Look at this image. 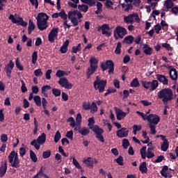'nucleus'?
<instances>
[{"label": "nucleus", "mask_w": 178, "mask_h": 178, "mask_svg": "<svg viewBox=\"0 0 178 178\" xmlns=\"http://www.w3.org/2000/svg\"><path fill=\"white\" fill-rule=\"evenodd\" d=\"M52 94H54V97H60V94H61L60 90L53 88Z\"/></svg>", "instance_id": "obj_58"}, {"label": "nucleus", "mask_w": 178, "mask_h": 178, "mask_svg": "<svg viewBox=\"0 0 178 178\" xmlns=\"http://www.w3.org/2000/svg\"><path fill=\"white\" fill-rule=\"evenodd\" d=\"M100 67L102 72H105L108 69V74H113L115 72V63L112 60H108L106 62H102L100 64Z\"/></svg>", "instance_id": "obj_6"}, {"label": "nucleus", "mask_w": 178, "mask_h": 178, "mask_svg": "<svg viewBox=\"0 0 178 178\" xmlns=\"http://www.w3.org/2000/svg\"><path fill=\"white\" fill-rule=\"evenodd\" d=\"M22 86H21V91L22 92H27V87H26V83H24V81L22 80Z\"/></svg>", "instance_id": "obj_61"}, {"label": "nucleus", "mask_w": 178, "mask_h": 178, "mask_svg": "<svg viewBox=\"0 0 178 178\" xmlns=\"http://www.w3.org/2000/svg\"><path fill=\"white\" fill-rule=\"evenodd\" d=\"M140 47L144 49L143 52L145 55L151 56V54L154 52V49H152V47H149L147 44L140 43Z\"/></svg>", "instance_id": "obj_19"}, {"label": "nucleus", "mask_w": 178, "mask_h": 178, "mask_svg": "<svg viewBox=\"0 0 178 178\" xmlns=\"http://www.w3.org/2000/svg\"><path fill=\"white\" fill-rule=\"evenodd\" d=\"M115 113H116V118L117 120H122V119H124L126 118L127 113L124 112L120 108H115Z\"/></svg>", "instance_id": "obj_20"}, {"label": "nucleus", "mask_w": 178, "mask_h": 178, "mask_svg": "<svg viewBox=\"0 0 178 178\" xmlns=\"http://www.w3.org/2000/svg\"><path fill=\"white\" fill-rule=\"evenodd\" d=\"M139 170L141 171V173H147V172H148V168H147V162L143 161L140 163L139 166Z\"/></svg>", "instance_id": "obj_26"}, {"label": "nucleus", "mask_w": 178, "mask_h": 178, "mask_svg": "<svg viewBox=\"0 0 178 178\" xmlns=\"http://www.w3.org/2000/svg\"><path fill=\"white\" fill-rule=\"evenodd\" d=\"M8 162L10 163L12 168H15V169L20 168L19 154L15 151H12L8 155Z\"/></svg>", "instance_id": "obj_5"}, {"label": "nucleus", "mask_w": 178, "mask_h": 178, "mask_svg": "<svg viewBox=\"0 0 178 178\" xmlns=\"http://www.w3.org/2000/svg\"><path fill=\"white\" fill-rule=\"evenodd\" d=\"M156 77L160 83L163 84V86H168L169 84V80L165 75L158 74L156 75Z\"/></svg>", "instance_id": "obj_21"}, {"label": "nucleus", "mask_w": 178, "mask_h": 178, "mask_svg": "<svg viewBox=\"0 0 178 178\" xmlns=\"http://www.w3.org/2000/svg\"><path fill=\"white\" fill-rule=\"evenodd\" d=\"M30 158L33 162H37L38 161V159L37 158V155L35 153L33 152V150H30Z\"/></svg>", "instance_id": "obj_49"}, {"label": "nucleus", "mask_w": 178, "mask_h": 178, "mask_svg": "<svg viewBox=\"0 0 178 178\" xmlns=\"http://www.w3.org/2000/svg\"><path fill=\"white\" fill-rule=\"evenodd\" d=\"M133 41H134V37L130 35L124 38L123 42L124 44H133Z\"/></svg>", "instance_id": "obj_29"}, {"label": "nucleus", "mask_w": 178, "mask_h": 178, "mask_svg": "<svg viewBox=\"0 0 178 178\" xmlns=\"http://www.w3.org/2000/svg\"><path fill=\"white\" fill-rule=\"evenodd\" d=\"M76 16H77L78 19H83V14L77 10L68 12V19H74L76 18Z\"/></svg>", "instance_id": "obj_18"}, {"label": "nucleus", "mask_w": 178, "mask_h": 178, "mask_svg": "<svg viewBox=\"0 0 178 178\" xmlns=\"http://www.w3.org/2000/svg\"><path fill=\"white\" fill-rule=\"evenodd\" d=\"M117 90L115 88H108L107 90V92L106 93H104V97H108V95H109V94H113L114 92H116Z\"/></svg>", "instance_id": "obj_56"}, {"label": "nucleus", "mask_w": 178, "mask_h": 178, "mask_svg": "<svg viewBox=\"0 0 178 178\" xmlns=\"http://www.w3.org/2000/svg\"><path fill=\"white\" fill-rule=\"evenodd\" d=\"M130 86L134 87L135 88H137V87H140V82L138 81V79H134L130 83Z\"/></svg>", "instance_id": "obj_42"}, {"label": "nucleus", "mask_w": 178, "mask_h": 178, "mask_svg": "<svg viewBox=\"0 0 178 178\" xmlns=\"http://www.w3.org/2000/svg\"><path fill=\"white\" fill-rule=\"evenodd\" d=\"M9 20H11L12 23L14 24H17V26H22V27H27L28 23L26 22H24L23 20V18L22 17H18L17 19L15 17V15H10L8 17Z\"/></svg>", "instance_id": "obj_9"}, {"label": "nucleus", "mask_w": 178, "mask_h": 178, "mask_svg": "<svg viewBox=\"0 0 178 178\" xmlns=\"http://www.w3.org/2000/svg\"><path fill=\"white\" fill-rule=\"evenodd\" d=\"M44 72H42V70L41 68H38L34 71V75L36 77H41V76H43Z\"/></svg>", "instance_id": "obj_52"}, {"label": "nucleus", "mask_w": 178, "mask_h": 178, "mask_svg": "<svg viewBox=\"0 0 178 178\" xmlns=\"http://www.w3.org/2000/svg\"><path fill=\"white\" fill-rule=\"evenodd\" d=\"M159 86V83L156 80H153L152 82H150L151 91H154L156 90Z\"/></svg>", "instance_id": "obj_34"}, {"label": "nucleus", "mask_w": 178, "mask_h": 178, "mask_svg": "<svg viewBox=\"0 0 178 178\" xmlns=\"http://www.w3.org/2000/svg\"><path fill=\"white\" fill-rule=\"evenodd\" d=\"M168 170H169V167L164 165L161 170V175L163 177L168 178Z\"/></svg>", "instance_id": "obj_32"}, {"label": "nucleus", "mask_w": 178, "mask_h": 178, "mask_svg": "<svg viewBox=\"0 0 178 178\" xmlns=\"http://www.w3.org/2000/svg\"><path fill=\"white\" fill-rule=\"evenodd\" d=\"M33 101L36 105V106H41L42 102H41V97L38 95H35L33 97Z\"/></svg>", "instance_id": "obj_41"}, {"label": "nucleus", "mask_w": 178, "mask_h": 178, "mask_svg": "<svg viewBox=\"0 0 178 178\" xmlns=\"http://www.w3.org/2000/svg\"><path fill=\"white\" fill-rule=\"evenodd\" d=\"M8 170V163L5 161L4 165L0 167V177H3L6 175V171Z\"/></svg>", "instance_id": "obj_24"}, {"label": "nucleus", "mask_w": 178, "mask_h": 178, "mask_svg": "<svg viewBox=\"0 0 178 178\" xmlns=\"http://www.w3.org/2000/svg\"><path fill=\"white\" fill-rule=\"evenodd\" d=\"M78 9L80 12H83L84 13H87L88 12V6L86 4L78 5Z\"/></svg>", "instance_id": "obj_33"}, {"label": "nucleus", "mask_w": 178, "mask_h": 178, "mask_svg": "<svg viewBox=\"0 0 178 178\" xmlns=\"http://www.w3.org/2000/svg\"><path fill=\"white\" fill-rule=\"evenodd\" d=\"M96 6L97 10L95 12V13L96 15H101V13H102V8L104 5L102 4V3L97 1Z\"/></svg>", "instance_id": "obj_28"}, {"label": "nucleus", "mask_w": 178, "mask_h": 178, "mask_svg": "<svg viewBox=\"0 0 178 178\" xmlns=\"http://www.w3.org/2000/svg\"><path fill=\"white\" fill-rule=\"evenodd\" d=\"M31 145L34 147L35 149H37V151H38L41 147V145L36 139H34L33 140L31 141Z\"/></svg>", "instance_id": "obj_36"}, {"label": "nucleus", "mask_w": 178, "mask_h": 178, "mask_svg": "<svg viewBox=\"0 0 178 178\" xmlns=\"http://www.w3.org/2000/svg\"><path fill=\"white\" fill-rule=\"evenodd\" d=\"M58 84H60L61 87L66 88V90H72L73 88V84L72 83H70V81L67 80V78H60L58 81Z\"/></svg>", "instance_id": "obj_11"}, {"label": "nucleus", "mask_w": 178, "mask_h": 178, "mask_svg": "<svg viewBox=\"0 0 178 178\" xmlns=\"http://www.w3.org/2000/svg\"><path fill=\"white\" fill-rule=\"evenodd\" d=\"M58 33H59V28H53L51 29L48 35V40L49 42H51V44L55 42V40L58 38Z\"/></svg>", "instance_id": "obj_12"}, {"label": "nucleus", "mask_w": 178, "mask_h": 178, "mask_svg": "<svg viewBox=\"0 0 178 178\" xmlns=\"http://www.w3.org/2000/svg\"><path fill=\"white\" fill-rule=\"evenodd\" d=\"M83 163H85V165L90 169L94 168V160L91 157H88V159L84 160Z\"/></svg>", "instance_id": "obj_23"}, {"label": "nucleus", "mask_w": 178, "mask_h": 178, "mask_svg": "<svg viewBox=\"0 0 178 178\" xmlns=\"http://www.w3.org/2000/svg\"><path fill=\"white\" fill-rule=\"evenodd\" d=\"M158 97L159 99H162V102L165 104V102L172 99L173 91L170 88L162 89L158 92Z\"/></svg>", "instance_id": "obj_3"}, {"label": "nucleus", "mask_w": 178, "mask_h": 178, "mask_svg": "<svg viewBox=\"0 0 178 178\" xmlns=\"http://www.w3.org/2000/svg\"><path fill=\"white\" fill-rule=\"evenodd\" d=\"M88 122V126L90 127V129H92L93 133H95L96 138H97V140L100 141V143H105V139L104 138V136L102 135L104 134V129L99 127V126L98 125L94 126V124H95V120H94V118H90ZM92 126H94L93 128Z\"/></svg>", "instance_id": "obj_1"}, {"label": "nucleus", "mask_w": 178, "mask_h": 178, "mask_svg": "<svg viewBox=\"0 0 178 178\" xmlns=\"http://www.w3.org/2000/svg\"><path fill=\"white\" fill-rule=\"evenodd\" d=\"M165 8H167L168 10H169V9H171V12L172 13H173V15H175V16H177L178 15V6H175V3L173 2H172V0H167L165 2Z\"/></svg>", "instance_id": "obj_13"}, {"label": "nucleus", "mask_w": 178, "mask_h": 178, "mask_svg": "<svg viewBox=\"0 0 178 178\" xmlns=\"http://www.w3.org/2000/svg\"><path fill=\"white\" fill-rule=\"evenodd\" d=\"M81 120H83V117L81 116V113H78L76 115V125H80V124L81 123Z\"/></svg>", "instance_id": "obj_57"}, {"label": "nucleus", "mask_w": 178, "mask_h": 178, "mask_svg": "<svg viewBox=\"0 0 178 178\" xmlns=\"http://www.w3.org/2000/svg\"><path fill=\"white\" fill-rule=\"evenodd\" d=\"M38 59V53L37 51H33L32 54V60L31 62L33 65L37 63V60Z\"/></svg>", "instance_id": "obj_46"}, {"label": "nucleus", "mask_w": 178, "mask_h": 178, "mask_svg": "<svg viewBox=\"0 0 178 178\" xmlns=\"http://www.w3.org/2000/svg\"><path fill=\"white\" fill-rule=\"evenodd\" d=\"M81 51V44H78L77 47L73 46L72 49L71 51L72 54H77Z\"/></svg>", "instance_id": "obj_38"}, {"label": "nucleus", "mask_w": 178, "mask_h": 178, "mask_svg": "<svg viewBox=\"0 0 178 178\" xmlns=\"http://www.w3.org/2000/svg\"><path fill=\"white\" fill-rule=\"evenodd\" d=\"M49 19V16L47 15L45 13H39L36 17L37 20V26L38 29L40 30V31H44V30H47L48 29V20Z\"/></svg>", "instance_id": "obj_2"}, {"label": "nucleus", "mask_w": 178, "mask_h": 178, "mask_svg": "<svg viewBox=\"0 0 178 178\" xmlns=\"http://www.w3.org/2000/svg\"><path fill=\"white\" fill-rule=\"evenodd\" d=\"M67 138H69L71 141H73V131H68L65 135Z\"/></svg>", "instance_id": "obj_60"}, {"label": "nucleus", "mask_w": 178, "mask_h": 178, "mask_svg": "<svg viewBox=\"0 0 178 178\" xmlns=\"http://www.w3.org/2000/svg\"><path fill=\"white\" fill-rule=\"evenodd\" d=\"M36 140L40 145H42L43 144H45V141H47V135L45 133H42Z\"/></svg>", "instance_id": "obj_25"}, {"label": "nucleus", "mask_w": 178, "mask_h": 178, "mask_svg": "<svg viewBox=\"0 0 178 178\" xmlns=\"http://www.w3.org/2000/svg\"><path fill=\"white\" fill-rule=\"evenodd\" d=\"M114 161H116L118 163V165H120V166H123L124 161L123 156H119L118 158L115 159Z\"/></svg>", "instance_id": "obj_51"}, {"label": "nucleus", "mask_w": 178, "mask_h": 178, "mask_svg": "<svg viewBox=\"0 0 178 178\" xmlns=\"http://www.w3.org/2000/svg\"><path fill=\"white\" fill-rule=\"evenodd\" d=\"M142 84L144 88H145L146 90L151 88V81H142Z\"/></svg>", "instance_id": "obj_54"}, {"label": "nucleus", "mask_w": 178, "mask_h": 178, "mask_svg": "<svg viewBox=\"0 0 178 178\" xmlns=\"http://www.w3.org/2000/svg\"><path fill=\"white\" fill-rule=\"evenodd\" d=\"M162 47L163 48H165L167 51H173V47H170V44L168 43H163Z\"/></svg>", "instance_id": "obj_62"}, {"label": "nucleus", "mask_w": 178, "mask_h": 178, "mask_svg": "<svg viewBox=\"0 0 178 178\" xmlns=\"http://www.w3.org/2000/svg\"><path fill=\"white\" fill-rule=\"evenodd\" d=\"M126 34H127V30L122 26H117L115 31H114V37L115 40L123 38Z\"/></svg>", "instance_id": "obj_10"}, {"label": "nucleus", "mask_w": 178, "mask_h": 178, "mask_svg": "<svg viewBox=\"0 0 178 178\" xmlns=\"http://www.w3.org/2000/svg\"><path fill=\"white\" fill-rule=\"evenodd\" d=\"M69 20H70L71 23H72L74 27H76V26H79V24L81 22V20H80V19L77 17L70 18Z\"/></svg>", "instance_id": "obj_40"}, {"label": "nucleus", "mask_w": 178, "mask_h": 178, "mask_svg": "<svg viewBox=\"0 0 178 178\" xmlns=\"http://www.w3.org/2000/svg\"><path fill=\"white\" fill-rule=\"evenodd\" d=\"M134 22H136V23L140 22V17L137 13L129 14L128 16L124 17V23L126 24H134Z\"/></svg>", "instance_id": "obj_8"}, {"label": "nucleus", "mask_w": 178, "mask_h": 178, "mask_svg": "<svg viewBox=\"0 0 178 178\" xmlns=\"http://www.w3.org/2000/svg\"><path fill=\"white\" fill-rule=\"evenodd\" d=\"M1 143H6L8 141V135L6 134H2L1 135Z\"/></svg>", "instance_id": "obj_64"}, {"label": "nucleus", "mask_w": 178, "mask_h": 178, "mask_svg": "<svg viewBox=\"0 0 178 178\" xmlns=\"http://www.w3.org/2000/svg\"><path fill=\"white\" fill-rule=\"evenodd\" d=\"M58 13V17H60L63 20L67 19V14H66V12L64 9H62L61 11Z\"/></svg>", "instance_id": "obj_37"}, {"label": "nucleus", "mask_w": 178, "mask_h": 178, "mask_svg": "<svg viewBox=\"0 0 178 178\" xmlns=\"http://www.w3.org/2000/svg\"><path fill=\"white\" fill-rule=\"evenodd\" d=\"M62 138V135L60 134V131H57L54 136V143H59V140Z\"/></svg>", "instance_id": "obj_48"}, {"label": "nucleus", "mask_w": 178, "mask_h": 178, "mask_svg": "<svg viewBox=\"0 0 178 178\" xmlns=\"http://www.w3.org/2000/svg\"><path fill=\"white\" fill-rule=\"evenodd\" d=\"M121 53H122V42H118L117 43V47L115 50V54H116L117 55H120Z\"/></svg>", "instance_id": "obj_44"}, {"label": "nucleus", "mask_w": 178, "mask_h": 178, "mask_svg": "<svg viewBox=\"0 0 178 178\" xmlns=\"http://www.w3.org/2000/svg\"><path fill=\"white\" fill-rule=\"evenodd\" d=\"M140 152L141 154L142 159H146V158H147V146H143L140 149Z\"/></svg>", "instance_id": "obj_35"}, {"label": "nucleus", "mask_w": 178, "mask_h": 178, "mask_svg": "<svg viewBox=\"0 0 178 178\" xmlns=\"http://www.w3.org/2000/svg\"><path fill=\"white\" fill-rule=\"evenodd\" d=\"M51 156V150H47L45 152H43L42 153V158L43 159H47Z\"/></svg>", "instance_id": "obj_59"}, {"label": "nucleus", "mask_w": 178, "mask_h": 178, "mask_svg": "<svg viewBox=\"0 0 178 178\" xmlns=\"http://www.w3.org/2000/svg\"><path fill=\"white\" fill-rule=\"evenodd\" d=\"M170 72V77L171 80H177L178 77V74H177V70H176L175 68H173L172 66H169Z\"/></svg>", "instance_id": "obj_22"}, {"label": "nucleus", "mask_w": 178, "mask_h": 178, "mask_svg": "<svg viewBox=\"0 0 178 178\" xmlns=\"http://www.w3.org/2000/svg\"><path fill=\"white\" fill-rule=\"evenodd\" d=\"M130 145V142L128 139H123L122 140V147L124 149H127L129 148V146Z\"/></svg>", "instance_id": "obj_53"}, {"label": "nucleus", "mask_w": 178, "mask_h": 178, "mask_svg": "<svg viewBox=\"0 0 178 178\" xmlns=\"http://www.w3.org/2000/svg\"><path fill=\"white\" fill-rule=\"evenodd\" d=\"M149 127L150 128L151 134H156V129L155 124L149 123Z\"/></svg>", "instance_id": "obj_55"}, {"label": "nucleus", "mask_w": 178, "mask_h": 178, "mask_svg": "<svg viewBox=\"0 0 178 178\" xmlns=\"http://www.w3.org/2000/svg\"><path fill=\"white\" fill-rule=\"evenodd\" d=\"M95 112H98V106L95 102H92L90 105V113H95Z\"/></svg>", "instance_id": "obj_39"}, {"label": "nucleus", "mask_w": 178, "mask_h": 178, "mask_svg": "<svg viewBox=\"0 0 178 178\" xmlns=\"http://www.w3.org/2000/svg\"><path fill=\"white\" fill-rule=\"evenodd\" d=\"M83 3H86L88 6L92 8V6H95L97 0H86Z\"/></svg>", "instance_id": "obj_47"}, {"label": "nucleus", "mask_w": 178, "mask_h": 178, "mask_svg": "<svg viewBox=\"0 0 178 178\" xmlns=\"http://www.w3.org/2000/svg\"><path fill=\"white\" fill-rule=\"evenodd\" d=\"M147 120L149 123L156 125L161 121V118L159 117V115L156 114H149L147 116Z\"/></svg>", "instance_id": "obj_14"}, {"label": "nucleus", "mask_w": 178, "mask_h": 178, "mask_svg": "<svg viewBox=\"0 0 178 178\" xmlns=\"http://www.w3.org/2000/svg\"><path fill=\"white\" fill-rule=\"evenodd\" d=\"M13 67H15V63H13V61L10 60L8 65L4 67V70H5V72L6 73L7 77H9V78L11 77L12 70H13Z\"/></svg>", "instance_id": "obj_15"}, {"label": "nucleus", "mask_w": 178, "mask_h": 178, "mask_svg": "<svg viewBox=\"0 0 178 178\" xmlns=\"http://www.w3.org/2000/svg\"><path fill=\"white\" fill-rule=\"evenodd\" d=\"M79 133L81 134V136H88V134H90V129L87 127H82L79 130Z\"/></svg>", "instance_id": "obj_31"}, {"label": "nucleus", "mask_w": 178, "mask_h": 178, "mask_svg": "<svg viewBox=\"0 0 178 178\" xmlns=\"http://www.w3.org/2000/svg\"><path fill=\"white\" fill-rule=\"evenodd\" d=\"M71 1H68V6H70L71 8H73L74 9L77 8V3H80V0H70Z\"/></svg>", "instance_id": "obj_30"}, {"label": "nucleus", "mask_w": 178, "mask_h": 178, "mask_svg": "<svg viewBox=\"0 0 178 178\" xmlns=\"http://www.w3.org/2000/svg\"><path fill=\"white\" fill-rule=\"evenodd\" d=\"M104 6H106V9H113V2L112 0L106 1Z\"/></svg>", "instance_id": "obj_45"}, {"label": "nucleus", "mask_w": 178, "mask_h": 178, "mask_svg": "<svg viewBox=\"0 0 178 178\" xmlns=\"http://www.w3.org/2000/svg\"><path fill=\"white\" fill-rule=\"evenodd\" d=\"M65 71L58 70L56 73V77H63V76H65Z\"/></svg>", "instance_id": "obj_63"}, {"label": "nucleus", "mask_w": 178, "mask_h": 178, "mask_svg": "<svg viewBox=\"0 0 178 178\" xmlns=\"http://www.w3.org/2000/svg\"><path fill=\"white\" fill-rule=\"evenodd\" d=\"M35 29V24H34V22L31 19H29V26H28V34H31L33 33V30Z\"/></svg>", "instance_id": "obj_27"}, {"label": "nucleus", "mask_w": 178, "mask_h": 178, "mask_svg": "<svg viewBox=\"0 0 178 178\" xmlns=\"http://www.w3.org/2000/svg\"><path fill=\"white\" fill-rule=\"evenodd\" d=\"M90 65L87 70L86 77L90 79L98 70V60L95 57H91L89 60Z\"/></svg>", "instance_id": "obj_4"}, {"label": "nucleus", "mask_w": 178, "mask_h": 178, "mask_svg": "<svg viewBox=\"0 0 178 178\" xmlns=\"http://www.w3.org/2000/svg\"><path fill=\"white\" fill-rule=\"evenodd\" d=\"M161 148V151H163V152H166L169 149V141L163 142Z\"/></svg>", "instance_id": "obj_43"}, {"label": "nucleus", "mask_w": 178, "mask_h": 178, "mask_svg": "<svg viewBox=\"0 0 178 178\" xmlns=\"http://www.w3.org/2000/svg\"><path fill=\"white\" fill-rule=\"evenodd\" d=\"M67 122L70 124V126L71 127H76V121L74 120V118L73 117H70L67 120Z\"/></svg>", "instance_id": "obj_50"}, {"label": "nucleus", "mask_w": 178, "mask_h": 178, "mask_svg": "<svg viewBox=\"0 0 178 178\" xmlns=\"http://www.w3.org/2000/svg\"><path fill=\"white\" fill-rule=\"evenodd\" d=\"M98 31L102 30V34L103 35H108V37L111 36V33L109 32V30H111V27H109V25L104 24L102 25L101 26H99L97 29Z\"/></svg>", "instance_id": "obj_16"}, {"label": "nucleus", "mask_w": 178, "mask_h": 178, "mask_svg": "<svg viewBox=\"0 0 178 178\" xmlns=\"http://www.w3.org/2000/svg\"><path fill=\"white\" fill-rule=\"evenodd\" d=\"M107 83L106 80H101L99 77L97 76L96 80L93 83L94 88L95 90H98L100 93L104 92Z\"/></svg>", "instance_id": "obj_7"}, {"label": "nucleus", "mask_w": 178, "mask_h": 178, "mask_svg": "<svg viewBox=\"0 0 178 178\" xmlns=\"http://www.w3.org/2000/svg\"><path fill=\"white\" fill-rule=\"evenodd\" d=\"M116 136L119 137V138L127 137L129 136V130L126 127H122L117 131Z\"/></svg>", "instance_id": "obj_17"}]
</instances>
